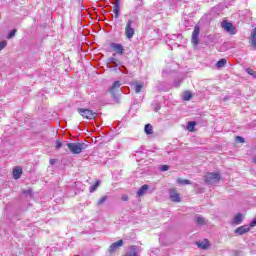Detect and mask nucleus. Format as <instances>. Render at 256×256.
Here are the masks:
<instances>
[{"label":"nucleus","instance_id":"f257e3e1","mask_svg":"<svg viewBox=\"0 0 256 256\" xmlns=\"http://www.w3.org/2000/svg\"><path fill=\"white\" fill-rule=\"evenodd\" d=\"M66 147L73 155H79L80 153H83V151H85L89 145L85 143H68L66 144Z\"/></svg>","mask_w":256,"mask_h":256},{"label":"nucleus","instance_id":"f03ea898","mask_svg":"<svg viewBox=\"0 0 256 256\" xmlns=\"http://www.w3.org/2000/svg\"><path fill=\"white\" fill-rule=\"evenodd\" d=\"M204 181L207 185H217V183H219V181H221V174L207 173Z\"/></svg>","mask_w":256,"mask_h":256},{"label":"nucleus","instance_id":"7ed1b4c3","mask_svg":"<svg viewBox=\"0 0 256 256\" xmlns=\"http://www.w3.org/2000/svg\"><path fill=\"white\" fill-rule=\"evenodd\" d=\"M77 111L84 119H95V116L97 115V113L93 112L92 110L85 108H78Z\"/></svg>","mask_w":256,"mask_h":256},{"label":"nucleus","instance_id":"20e7f679","mask_svg":"<svg viewBox=\"0 0 256 256\" xmlns=\"http://www.w3.org/2000/svg\"><path fill=\"white\" fill-rule=\"evenodd\" d=\"M132 25H133V20L129 19L125 27V35L127 39H133V36L135 35V29L132 27Z\"/></svg>","mask_w":256,"mask_h":256},{"label":"nucleus","instance_id":"39448f33","mask_svg":"<svg viewBox=\"0 0 256 256\" xmlns=\"http://www.w3.org/2000/svg\"><path fill=\"white\" fill-rule=\"evenodd\" d=\"M221 27H223L230 35H235V33H237V29L233 26V23L228 22L227 20L222 21Z\"/></svg>","mask_w":256,"mask_h":256},{"label":"nucleus","instance_id":"423d86ee","mask_svg":"<svg viewBox=\"0 0 256 256\" xmlns=\"http://www.w3.org/2000/svg\"><path fill=\"white\" fill-rule=\"evenodd\" d=\"M119 247H123V240H119L110 245L108 249L109 255L113 256V253H115L116 251H119Z\"/></svg>","mask_w":256,"mask_h":256},{"label":"nucleus","instance_id":"0eeeda50","mask_svg":"<svg viewBox=\"0 0 256 256\" xmlns=\"http://www.w3.org/2000/svg\"><path fill=\"white\" fill-rule=\"evenodd\" d=\"M110 47L113 51H115L118 55H123L125 49L122 44L119 43H111Z\"/></svg>","mask_w":256,"mask_h":256},{"label":"nucleus","instance_id":"6e6552de","mask_svg":"<svg viewBox=\"0 0 256 256\" xmlns=\"http://www.w3.org/2000/svg\"><path fill=\"white\" fill-rule=\"evenodd\" d=\"M199 33H200L199 26H195V28L192 32V43H193V45H199Z\"/></svg>","mask_w":256,"mask_h":256},{"label":"nucleus","instance_id":"1a4fd4ad","mask_svg":"<svg viewBox=\"0 0 256 256\" xmlns=\"http://www.w3.org/2000/svg\"><path fill=\"white\" fill-rule=\"evenodd\" d=\"M249 231H251V227L249 225H243V226L238 227L235 230V233L237 235H245V233H249Z\"/></svg>","mask_w":256,"mask_h":256},{"label":"nucleus","instance_id":"9d476101","mask_svg":"<svg viewBox=\"0 0 256 256\" xmlns=\"http://www.w3.org/2000/svg\"><path fill=\"white\" fill-rule=\"evenodd\" d=\"M125 256H139V248L135 245L130 246Z\"/></svg>","mask_w":256,"mask_h":256},{"label":"nucleus","instance_id":"9b49d317","mask_svg":"<svg viewBox=\"0 0 256 256\" xmlns=\"http://www.w3.org/2000/svg\"><path fill=\"white\" fill-rule=\"evenodd\" d=\"M249 43L254 51H256V28L253 29L250 35Z\"/></svg>","mask_w":256,"mask_h":256},{"label":"nucleus","instance_id":"f8f14e48","mask_svg":"<svg viewBox=\"0 0 256 256\" xmlns=\"http://www.w3.org/2000/svg\"><path fill=\"white\" fill-rule=\"evenodd\" d=\"M147 191H149V185L144 184L140 187V189L138 190L136 197H143V195H145V193H147Z\"/></svg>","mask_w":256,"mask_h":256},{"label":"nucleus","instance_id":"ddd939ff","mask_svg":"<svg viewBox=\"0 0 256 256\" xmlns=\"http://www.w3.org/2000/svg\"><path fill=\"white\" fill-rule=\"evenodd\" d=\"M121 88V82L120 81H115L111 88L109 89V92L112 93L113 95H115V91H119V89Z\"/></svg>","mask_w":256,"mask_h":256},{"label":"nucleus","instance_id":"4468645a","mask_svg":"<svg viewBox=\"0 0 256 256\" xmlns=\"http://www.w3.org/2000/svg\"><path fill=\"white\" fill-rule=\"evenodd\" d=\"M22 173H23V169L21 167H19V166L14 167V169H13L14 179H20Z\"/></svg>","mask_w":256,"mask_h":256},{"label":"nucleus","instance_id":"2eb2a0df","mask_svg":"<svg viewBox=\"0 0 256 256\" xmlns=\"http://www.w3.org/2000/svg\"><path fill=\"white\" fill-rule=\"evenodd\" d=\"M121 9L119 7V0H116L114 3L113 13L115 14V19H119V13Z\"/></svg>","mask_w":256,"mask_h":256},{"label":"nucleus","instance_id":"dca6fc26","mask_svg":"<svg viewBox=\"0 0 256 256\" xmlns=\"http://www.w3.org/2000/svg\"><path fill=\"white\" fill-rule=\"evenodd\" d=\"M241 223H243V214L238 213L234 217L233 224L234 225H241Z\"/></svg>","mask_w":256,"mask_h":256},{"label":"nucleus","instance_id":"f3484780","mask_svg":"<svg viewBox=\"0 0 256 256\" xmlns=\"http://www.w3.org/2000/svg\"><path fill=\"white\" fill-rule=\"evenodd\" d=\"M170 199L176 203H179V201H181L179 194L175 191H170Z\"/></svg>","mask_w":256,"mask_h":256},{"label":"nucleus","instance_id":"a211bd4d","mask_svg":"<svg viewBox=\"0 0 256 256\" xmlns=\"http://www.w3.org/2000/svg\"><path fill=\"white\" fill-rule=\"evenodd\" d=\"M197 225H207V220L203 218L201 215L195 216Z\"/></svg>","mask_w":256,"mask_h":256},{"label":"nucleus","instance_id":"6ab92c4d","mask_svg":"<svg viewBox=\"0 0 256 256\" xmlns=\"http://www.w3.org/2000/svg\"><path fill=\"white\" fill-rule=\"evenodd\" d=\"M196 245L199 247V249H207L209 247V241L205 239L202 242H196Z\"/></svg>","mask_w":256,"mask_h":256},{"label":"nucleus","instance_id":"aec40b11","mask_svg":"<svg viewBox=\"0 0 256 256\" xmlns=\"http://www.w3.org/2000/svg\"><path fill=\"white\" fill-rule=\"evenodd\" d=\"M143 89V82H136L134 83V91L135 93H141Z\"/></svg>","mask_w":256,"mask_h":256},{"label":"nucleus","instance_id":"412c9836","mask_svg":"<svg viewBox=\"0 0 256 256\" xmlns=\"http://www.w3.org/2000/svg\"><path fill=\"white\" fill-rule=\"evenodd\" d=\"M144 131L146 135H152L153 134V126L151 124H146Z\"/></svg>","mask_w":256,"mask_h":256},{"label":"nucleus","instance_id":"4be33fe9","mask_svg":"<svg viewBox=\"0 0 256 256\" xmlns=\"http://www.w3.org/2000/svg\"><path fill=\"white\" fill-rule=\"evenodd\" d=\"M227 65V59H221L216 63V67L221 69Z\"/></svg>","mask_w":256,"mask_h":256},{"label":"nucleus","instance_id":"5701e85b","mask_svg":"<svg viewBox=\"0 0 256 256\" xmlns=\"http://www.w3.org/2000/svg\"><path fill=\"white\" fill-rule=\"evenodd\" d=\"M99 185H101V181L97 180L94 185L90 186V188H89L90 193H95V191H97V187H99Z\"/></svg>","mask_w":256,"mask_h":256},{"label":"nucleus","instance_id":"b1692460","mask_svg":"<svg viewBox=\"0 0 256 256\" xmlns=\"http://www.w3.org/2000/svg\"><path fill=\"white\" fill-rule=\"evenodd\" d=\"M191 97H193L191 92H189V91L184 92V94H183V100L184 101H191Z\"/></svg>","mask_w":256,"mask_h":256},{"label":"nucleus","instance_id":"393cba45","mask_svg":"<svg viewBox=\"0 0 256 256\" xmlns=\"http://www.w3.org/2000/svg\"><path fill=\"white\" fill-rule=\"evenodd\" d=\"M67 142H61L59 140H56V149H61V147H67Z\"/></svg>","mask_w":256,"mask_h":256},{"label":"nucleus","instance_id":"a878e982","mask_svg":"<svg viewBox=\"0 0 256 256\" xmlns=\"http://www.w3.org/2000/svg\"><path fill=\"white\" fill-rule=\"evenodd\" d=\"M177 183H179L180 185H191V180H187V179H178Z\"/></svg>","mask_w":256,"mask_h":256},{"label":"nucleus","instance_id":"bb28decb","mask_svg":"<svg viewBox=\"0 0 256 256\" xmlns=\"http://www.w3.org/2000/svg\"><path fill=\"white\" fill-rule=\"evenodd\" d=\"M195 125H197V123H195V121L188 122V126H187L188 131H194Z\"/></svg>","mask_w":256,"mask_h":256},{"label":"nucleus","instance_id":"cd10ccee","mask_svg":"<svg viewBox=\"0 0 256 256\" xmlns=\"http://www.w3.org/2000/svg\"><path fill=\"white\" fill-rule=\"evenodd\" d=\"M108 197L107 196H103L102 198H100L97 202V207H101V205H103V203H105V201H107Z\"/></svg>","mask_w":256,"mask_h":256},{"label":"nucleus","instance_id":"c85d7f7f","mask_svg":"<svg viewBox=\"0 0 256 256\" xmlns=\"http://www.w3.org/2000/svg\"><path fill=\"white\" fill-rule=\"evenodd\" d=\"M246 73H248V75H251L252 77H254V79H256V71L255 70H253L251 68H247Z\"/></svg>","mask_w":256,"mask_h":256},{"label":"nucleus","instance_id":"c756f323","mask_svg":"<svg viewBox=\"0 0 256 256\" xmlns=\"http://www.w3.org/2000/svg\"><path fill=\"white\" fill-rule=\"evenodd\" d=\"M17 29H13L7 36V39H13V37L16 35Z\"/></svg>","mask_w":256,"mask_h":256},{"label":"nucleus","instance_id":"7c9ffc66","mask_svg":"<svg viewBox=\"0 0 256 256\" xmlns=\"http://www.w3.org/2000/svg\"><path fill=\"white\" fill-rule=\"evenodd\" d=\"M22 193L23 195H30V196L33 195V191L31 189H27V190L23 189Z\"/></svg>","mask_w":256,"mask_h":256},{"label":"nucleus","instance_id":"2f4dec72","mask_svg":"<svg viewBox=\"0 0 256 256\" xmlns=\"http://www.w3.org/2000/svg\"><path fill=\"white\" fill-rule=\"evenodd\" d=\"M143 5H144L143 0H139L138 4L135 6L136 11H137L138 9H141V7H143Z\"/></svg>","mask_w":256,"mask_h":256},{"label":"nucleus","instance_id":"473e14b6","mask_svg":"<svg viewBox=\"0 0 256 256\" xmlns=\"http://www.w3.org/2000/svg\"><path fill=\"white\" fill-rule=\"evenodd\" d=\"M7 47V41L0 42V51H3Z\"/></svg>","mask_w":256,"mask_h":256},{"label":"nucleus","instance_id":"72a5a7b5","mask_svg":"<svg viewBox=\"0 0 256 256\" xmlns=\"http://www.w3.org/2000/svg\"><path fill=\"white\" fill-rule=\"evenodd\" d=\"M119 71H121V73H125V75H127V73H129V71H127V68L123 65L119 67Z\"/></svg>","mask_w":256,"mask_h":256},{"label":"nucleus","instance_id":"f704fd0d","mask_svg":"<svg viewBox=\"0 0 256 256\" xmlns=\"http://www.w3.org/2000/svg\"><path fill=\"white\" fill-rule=\"evenodd\" d=\"M236 141H238V143H245V138H243L241 136H237Z\"/></svg>","mask_w":256,"mask_h":256},{"label":"nucleus","instance_id":"c9c22d12","mask_svg":"<svg viewBox=\"0 0 256 256\" xmlns=\"http://www.w3.org/2000/svg\"><path fill=\"white\" fill-rule=\"evenodd\" d=\"M122 201H129V196L127 194L122 195Z\"/></svg>","mask_w":256,"mask_h":256},{"label":"nucleus","instance_id":"e433bc0d","mask_svg":"<svg viewBox=\"0 0 256 256\" xmlns=\"http://www.w3.org/2000/svg\"><path fill=\"white\" fill-rule=\"evenodd\" d=\"M249 227H256V218H254L253 221L250 222Z\"/></svg>","mask_w":256,"mask_h":256},{"label":"nucleus","instance_id":"4c0bfd02","mask_svg":"<svg viewBox=\"0 0 256 256\" xmlns=\"http://www.w3.org/2000/svg\"><path fill=\"white\" fill-rule=\"evenodd\" d=\"M161 171H169V166L163 165V166L161 167Z\"/></svg>","mask_w":256,"mask_h":256},{"label":"nucleus","instance_id":"58836bf2","mask_svg":"<svg viewBox=\"0 0 256 256\" xmlns=\"http://www.w3.org/2000/svg\"><path fill=\"white\" fill-rule=\"evenodd\" d=\"M109 61H110V63H116L117 59L112 57V58H109Z\"/></svg>","mask_w":256,"mask_h":256},{"label":"nucleus","instance_id":"ea45409f","mask_svg":"<svg viewBox=\"0 0 256 256\" xmlns=\"http://www.w3.org/2000/svg\"><path fill=\"white\" fill-rule=\"evenodd\" d=\"M253 163L256 165V156L253 158Z\"/></svg>","mask_w":256,"mask_h":256},{"label":"nucleus","instance_id":"a19ab883","mask_svg":"<svg viewBox=\"0 0 256 256\" xmlns=\"http://www.w3.org/2000/svg\"><path fill=\"white\" fill-rule=\"evenodd\" d=\"M114 65H117V62H116V63H114Z\"/></svg>","mask_w":256,"mask_h":256}]
</instances>
